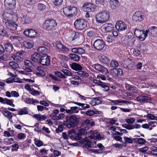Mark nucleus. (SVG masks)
Wrapping results in <instances>:
<instances>
[{
    "label": "nucleus",
    "mask_w": 157,
    "mask_h": 157,
    "mask_svg": "<svg viewBox=\"0 0 157 157\" xmlns=\"http://www.w3.org/2000/svg\"><path fill=\"white\" fill-rule=\"evenodd\" d=\"M66 120L63 121V125H59L56 130L57 133L62 132L63 131V126L68 128H74L79 124L80 119L79 117L75 115L67 116L65 117Z\"/></svg>",
    "instance_id": "nucleus-1"
},
{
    "label": "nucleus",
    "mask_w": 157,
    "mask_h": 157,
    "mask_svg": "<svg viewBox=\"0 0 157 157\" xmlns=\"http://www.w3.org/2000/svg\"><path fill=\"white\" fill-rule=\"evenodd\" d=\"M109 13L107 10L102 11L95 15L97 23L102 24L106 22L109 18Z\"/></svg>",
    "instance_id": "nucleus-2"
},
{
    "label": "nucleus",
    "mask_w": 157,
    "mask_h": 157,
    "mask_svg": "<svg viewBox=\"0 0 157 157\" xmlns=\"http://www.w3.org/2000/svg\"><path fill=\"white\" fill-rule=\"evenodd\" d=\"M57 24L56 21L52 19L46 20L43 24V28L44 29L50 33L55 29Z\"/></svg>",
    "instance_id": "nucleus-3"
},
{
    "label": "nucleus",
    "mask_w": 157,
    "mask_h": 157,
    "mask_svg": "<svg viewBox=\"0 0 157 157\" xmlns=\"http://www.w3.org/2000/svg\"><path fill=\"white\" fill-rule=\"evenodd\" d=\"M64 14L68 17H72L75 16L77 13V8L75 6H70L63 8Z\"/></svg>",
    "instance_id": "nucleus-4"
},
{
    "label": "nucleus",
    "mask_w": 157,
    "mask_h": 157,
    "mask_svg": "<svg viewBox=\"0 0 157 157\" xmlns=\"http://www.w3.org/2000/svg\"><path fill=\"white\" fill-rule=\"evenodd\" d=\"M3 15L4 19L9 22H11L12 21L15 22L18 18L17 14L13 12L10 13L5 12Z\"/></svg>",
    "instance_id": "nucleus-5"
},
{
    "label": "nucleus",
    "mask_w": 157,
    "mask_h": 157,
    "mask_svg": "<svg viewBox=\"0 0 157 157\" xmlns=\"http://www.w3.org/2000/svg\"><path fill=\"white\" fill-rule=\"evenodd\" d=\"M75 28L79 30H82L87 27L86 22L82 19H77L74 23Z\"/></svg>",
    "instance_id": "nucleus-6"
},
{
    "label": "nucleus",
    "mask_w": 157,
    "mask_h": 157,
    "mask_svg": "<svg viewBox=\"0 0 157 157\" xmlns=\"http://www.w3.org/2000/svg\"><path fill=\"white\" fill-rule=\"evenodd\" d=\"M122 39L124 44L127 46L130 47L134 45L135 41V37L133 36L127 35L122 38Z\"/></svg>",
    "instance_id": "nucleus-7"
},
{
    "label": "nucleus",
    "mask_w": 157,
    "mask_h": 157,
    "mask_svg": "<svg viewBox=\"0 0 157 157\" xmlns=\"http://www.w3.org/2000/svg\"><path fill=\"white\" fill-rule=\"evenodd\" d=\"M134 34L141 41L144 40L147 36L146 30L145 31H143L138 29H136L135 30Z\"/></svg>",
    "instance_id": "nucleus-8"
},
{
    "label": "nucleus",
    "mask_w": 157,
    "mask_h": 157,
    "mask_svg": "<svg viewBox=\"0 0 157 157\" xmlns=\"http://www.w3.org/2000/svg\"><path fill=\"white\" fill-rule=\"evenodd\" d=\"M105 45V42L101 39L97 40L94 41L93 44L94 48L99 51L102 50L104 48Z\"/></svg>",
    "instance_id": "nucleus-9"
},
{
    "label": "nucleus",
    "mask_w": 157,
    "mask_h": 157,
    "mask_svg": "<svg viewBox=\"0 0 157 157\" xmlns=\"http://www.w3.org/2000/svg\"><path fill=\"white\" fill-rule=\"evenodd\" d=\"M144 18V16L142 12L140 11L136 12L133 15L132 20L136 22H141Z\"/></svg>",
    "instance_id": "nucleus-10"
},
{
    "label": "nucleus",
    "mask_w": 157,
    "mask_h": 157,
    "mask_svg": "<svg viewBox=\"0 0 157 157\" xmlns=\"http://www.w3.org/2000/svg\"><path fill=\"white\" fill-rule=\"evenodd\" d=\"M115 26L119 32L124 31L127 29V27L126 24L121 21H117Z\"/></svg>",
    "instance_id": "nucleus-11"
},
{
    "label": "nucleus",
    "mask_w": 157,
    "mask_h": 157,
    "mask_svg": "<svg viewBox=\"0 0 157 157\" xmlns=\"http://www.w3.org/2000/svg\"><path fill=\"white\" fill-rule=\"evenodd\" d=\"M92 67L96 70L103 74H106L108 73L107 68L100 64L98 63L94 64L93 65Z\"/></svg>",
    "instance_id": "nucleus-12"
},
{
    "label": "nucleus",
    "mask_w": 157,
    "mask_h": 157,
    "mask_svg": "<svg viewBox=\"0 0 157 157\" xmlns=\"http://www.w3.org/2000/svg\"><path fill=\"white\" fill-rule=\"evenodd\" d=\"M96 6L90 3H87L82 6L83 10L86 12H94L95 11Z\"/></svg>",
    "instance_id": "nucleus-13"
},
{
    "label": "nucleus",
    "mask_w": 157,
    "mask_h": 157,
    "mask_svg": "<svg viewBox=\"0 0 157 157\" xmlns=\"http://www.w3.org/2000/svg\"><path fill=\"white\" fill-rule=\"evenodd\" d=\"M147 35L153 37H157V27L153 26L146 30Z\"/></svg>",
    "instance_id": "nucleus-14"
},
{
    "label": "nucleus",
    "mask_w": 157,
    "mask_h": 157,
    "mask_svg": "<svg viewBox=\"0 0 157 157\" xmlns=\"http://www.w3.org/2000/svg\"><path fill=\"white\" fill-rule=\"evenodd\" d=\"M16 3V0H5L4 4L5 6L10 9L15 8Z\"/></svg>",
    "instance_id": "nucleus-15"
},
{
    "label": "nucleus",
    "mask_w": 157,
    "mask_h": 157,
    "mask_svg": "<svg viewBox=\"0 0 157 157\" xmlns=\"http://www.w3.org/2000/svg\"><path fill=\"white\" fill-rule=\"evenodd\" d=\"M50 63V59L48 56L44 55L41 56L40 62L39 63L43 65L48 66Z\"/></svg>",
    "instance_id": "nucleus-16"
},
{
    "label": "nucleus",
    "mask_w": 157,
    "mask_h": 157,
    "mask_svg": "<svg viewBox=\"0 0 157 157\" xmlns=\"http://www.w3.org/2000/svg\"><path fill=\"white\" fill-rule=\"evenodd\" d=\"M71 51L74 53L81 55L82 57H85L82 55L85 54L86 52L85 50L82 48L78 47L74 48L71 49Z\"/></svg>",
    "instance_id": "nucleus-17"
},
{
    "label": "nucleus",
    "mask_w": 157,
    "mask_h": 157,
    "mask_svg": "<svg viewBox=\"0 0 157 157\" xmlns=\"http://www.w3.org/2000/svg\"><path fill=\"white\" fill-rule=\"evenodd\" d=\"M24 33L26 36L31 38L36 37L37 34L36 31L33 29H29L27 30H25L24 31Z\"/></svg>",
    "instance_id": "nucleus-18"
},
{
    "label": "nucleus",
    "mask_w": 157,
    "mask_h": 157,
    "mask_svg": "<svg viewBox=\"0 0 157 157\" xmlns=\"http://www.w3.org/2000/svg\"><path fill=\"white\" fill-rule=\"evenodd\" d=\"M81 145L84 148L92 147V143L89 140L87 137L81 140L80 141Z\"/></svg>",
    "instance_id": "nucleus-19"
},
{
    "label": "nucleus",
    "mask_w": 157,
    "mask_h": 157,
    "mask_svg": "<svg viewBox=\"0 0 157 157\" xmlns=\"http://www.w3.org/2000/svg\"><path fill=\"white\" fill-rule=\"evenodd\" d=\"M56 47L60 51L64 53H67L69 51V49L68 48L63 46L59 41H56Z\"/></svg>",
    "instance_id": "nucleus-20"
},
{
    "label": "nucleus",
    "mask_w": 157,
    "mask_h": 157,
    "mask_svg": "<svg viewBox=\"0 0 157 157\" xmlns=\"http://www.w3.org/2000/svg\"><path fill=\"white\" fill-rule=\"evenodd\" d=\"M111 105H122V103L126 104L127 105L128 104H130L131 101H128L124 100H121L120 99L117 100H110Z\"/></svg>",
    "instance_id": "nucleus-21"
},
{
    "label": "nucleus",
    "mask_w": 157,
    "mask_h": 157,
    "mask_svg": "<svg viewBox=\"0 0 157 157\" xmlns=\"http://www.w3.org/2000/svg\"><path fill=\"white\" fill-rule=\"evenodd\" d=\"M110 73L114 76H121L123 75L122 70L121 68H114L112 69Z\"/></svg>",
    "instance_id": "nucleus-22"
},
{
    "label": "nucleus",
    "mask_w": 157,
    "mask_h": 157,
    "mask_svg": "<svg viewBox=\"0 0 157 157\" xmlns=\"http://www.w3.org/2000/svg\"><path fill=\"white\" fill-rule=\"evenodd\" d=\"M4 26L10 30L15 31L16 30L17 25L14 23L6 22L5 23Z\"/></svg>",
    "instance_id": "nucleus-23"
},
{
    "label": "nucleus",
    "mask_w": 157,
    "mask_h": 157,
    "mask_svg": "<svg viewBox=\"0 0 157 157\" xmlns=\"http://www.w3.org/2000/svg\"><path fill=\"white\" fill-rule=\"evenodd\" d=\"M41 57V56L39 53L35 52L32 55L31 60L34 62L39 63L40 62Z\"/></svg>",
    "instance_id": "nucleus-24"
},
{
    "label": "nucleus",
    "mask_w": 157,
    "mask_h": 157,
    "mask_svg": "<svg viewBox=\"0 0 157 157\" xmlns=\"http://www.w3.org/2000/svg\"><path fill=\"white\" fill-rule=\"evenodd\" d=\"M119 5V2L118 0H110L109 1V6L112 10L116 9Z\"/></svg>",
    "instance_id": "nucleus-25"
},
{
    "label": "nucleus",
    "mask_w": 157,
    "mask_h": 157,
    "mask_svg": "<svg viewBox=\"0 0 157 157\" xmlns=\"http://www.w3.org/2000/svg\"><path fill=\"white\" fill-rule=\"evenodd\" d=\"M36 69L37 71L36 72V74L39 76H42L45 75V73L44 71V67L43 66H40L38 67Z\"/></svg>",
    "instance_id": "nucleus-26"
},
{
    "label": "nucleus",
    "mask_w": 157,
    "mask_h": 157,
    "mask_svg": "<svg viewBox=\"0 0 157 157\" xmlns=\"http://www.w3.org/2000/svg\"><path fill=\"white\" fill-rule=\"evenodd\" d=\"M103 28L104 29L106 32H110L113 30L114 26L112 24L106 23L103 26Z\"/></svg>",
    "instance_id": "nucleus-27"
},
{
    "label": "nucleus",
    "mask_w": 157,
    "mask_h": 157,
    "mask_svg": "<svg viewBox=\"0 0 157 157\" xmlns=\"http://www.w3.org/2000/svg\"><path fill=\"white\" fill-rule=\"evenodd\" d=\"M130 62V59H126L120 61V64L121 67H124L126 69H127L128 64H129V62Z\"/></svg>",
    "instance_id": "nucleus-28"
},
{
    "label": "nucleus",
    "mask_w": 157,
    "mask_h": 157,
    "mask_svg": "<svg viewBox=\"0 0 157 157\" xmlns=\"http://www.w3.org/2000/svg\"><path fill=\"white\" fill-rule=\"evenodd\" d=\"M79 34L78 33L72 31L70 33V36L69 37L70 41H73L79 38Z\"/></svg>",
    "instance_id": "nucleus-29"
},
{
    "label": "nucleus",
    "mask_w": 157,
    "mask_h": 157,
    "mask_svg": "<svg viewBox=\"0 0 157 157\" xmlns=\"http://www.w3.org/2000/svg\"><path fill=\"white\" fill-rule=\"evenodd\" d=\"M69 57L71 60L75 62L78 61L80 59L79 56L74 53L70 54Z\"/></svg>",
    "instance_id": "nucleus-30"
},
{
    "label": "nucleus",
    "mask_w": 157,
    "mask_h": 157,
    "mask_svg": "<svg viewBox=\"0 0 157 157\" xmlns=\"http://www.w3.org/2000/svg\"><path fill=\"white\" fill-rule=\"evenodd\" d=\"M100 61L102 63L108 64L109 63L110 61L108 57L102 55L99 56Z\"/></svg>",
    "instance_id": "nucleus-31"
},
{
    "label": "nucleus",
    "mask_w": 157,
    "mask_h": 157,
    "mask_svg": "<svg viewBox=\"0 0 157 157\" xmlns=\"http://www.w3.org/2000/svg\"><path fill=\"white\" fill-rule=\"evenodd\" d=\"M70 65L71 68L75 71L81 70L82 68L81 65L75 63H73L71 64H70Z\"/></svg>",
    "instance_id": "nucleus-32"
},
{
    "label": "nucleus",
    "mask_w": 157,
    "mask_h": 157,
    "mask_svg": "<svg viewBox=\"0 0 157 157\" xmlns=\"http://www.w3.org/2000/svg\"><path fill=\"white\" fill-rule=\"evenodd\" d=\"M89 129V127L85 126L84 128L79 130L78 132L77 133V135L81 136L84 135L87 133L86 130Z\"/></svg>",
    "instance_id": "nucleus-33"
},
{
    "label": "nucleus",
    "mask_w": 157,
    "mask_h": 157,
    "mask_svg": "<svg viewBox=\"0 0 157 157\" xmlns=\"http://www.w3.org/2000/svg\"><path fill=\"white\" fill-rule=\"evenodd\" d=\"M23 46L25 48L30 49L32 48L33 45V43L31 40H27L23 42Z\"/></svg>",
    "instance_id": "nucleus-34"
},
{
    "label": "nucleus",
    "mask_w": 157,
    "mask_h": 157,
    "mask_svg": "<svg viewBox=\"0 0 157 157\" xmlns=\"http://www.w3.org/2000/svg\"><path fill=\"white\" fill-rule=\"evenodd\" d=\"M48 51V49L44 47L41 46L37 49L38 52L44 55V56L47 55Z\"/></svg>",
    "instance_id": "nucleus-35"
},
{
    "label": "nucleus",
    "mask_w": 157,
    "mask_h": 157,
    "mask_svg": "<svg viewBox=\"0 0 157 157\" xmlns=\"http://www.w3.org/2000/svg\"><path fill=\"white\" fill-rule=\"evenodd\" d=\"M21 17L22 20L24 22L25 24H29L31 22L30 18L28 14L26 15H21Z\"/></svg>",
    "instance_id": "nucleus-36"
},
{
    "label": "nucleus",
    "mask_w": 157,
    "mask_h": 157,
    "mask_svg": "<svg viewBox=\"0 0 157 157\" xmlns=\"http://www.w3.org/2000/svg\"><path fill=\"white\" fill-rule=\"evenodd\" d=\"M125 87L126 89L133 93H136L137 92L136 87L127 84L125 85Z\"/></svg>",
    "instance_id": "nucleus-37"
},
{
    "label": "nucleus",
    "mask_w": 157,
    "mask_h": 157,
    "mask_svg": "<svg viewBox=\"0 0 157 157\" xmlns=\"http://www.w3.org/2000/svg\"><path fill=\"white\" fill-rule=\"evenodd\" d=\"M5 47L6 51L8 53H10L13 51V46L10 43H6L5 45Z\"/></svg>",
    "instance_id": "nucleus-38"
},
{
    "label": "nucleus",
    "mask_w": 157,
    "mask_h": 157,
    "mask_svg": "<svg viewBox=\"0 0 157 157\" xmlns=\"http://www.w3.org/2000/svg\"><path fill=\"white\" fill-rule=\"evenodd\" d=\"M29 109L26 107L20 109L18 113V114L20 115L24 114H27L29 113Z\"/></svg>",
    "instance_id": "nucleus-39"
},
{
    "label": "nucleus",
    "mask_w": 157,
    "mask_h": 157,
    "mask_svg": "<svg viewBox=\"0 0 157 157\" xmlns=\"http://www.w3.org/2000/svg\"><path fill=\"white\" fill-rule=\"evenodd\" d=\"M3 114L4 116L7 118L10 121H12V113L10 111L5 110L3 112Z\"/></svg>",
    "instance_id": "nucleus-40"
},
{
    "label": "nucleus",
    "mask_w": 157,
    "mask_h": 157,
    "mask_svg": "<svg viewBox=\"0 0 157 157\" xmlns=\"http://www.w3.org/2000/svg\"><path fill=\"white\" fill-rule=\"evenodd\" d=\"M23 80L24 79H22L19 78L16 79L12 78L10 79H7L6 82L7 83H12L13 82L21 83L23 82Z\"/></svg>",
    "instance_id": "nucleus-41"
},
{
    "label": "nucleus",
    "mask_w": 157,
    "mask_h": 157,
    "mask_svg": "<svg viewBox=\"0 0 157 157\" xmlns=\"http://www.w3.org/2000/svg\"><path fill=\"white\" fill-rule=\"evenodd\" d=\"M90 137L91 139H99L100 138V136L99 133L97 131H94L93 132V131H92Z\"/></svg>",
    "instance_id": "nucleus-42"
},
{
    "label": "nucleus",
    "mask_w": 157,
    "mask_h": 157,
    "mask_svg": "<svg viewBox=\"0 0 157 157\" xmlns=\"http://www.w3.org/2000/svg\"><path fill=\"white\" fill-rule=\"evenodd\" d=\"M25 102L26 103L29 104H33L35 103L39 102L38 100L30 98H27L25 101Z\"/></svg>",
    "instance_id": "nucleus-43"
},
{
    "label": "nucleus",
    "mask_w": 157,
    "mask_h": 157,
    "mask_svg": "<svg viewBox=\"0 0 157 157\" xmlns=\"http://www.w3.org/2000/svg\"><path fill=\"white\" fill-rule=\"evenodd\" d=\"M33 117L37 120L40 121L45 120L47 118L45 116L41 115L38 114H35L33 116Z\"/></svg>",
    "instance_id": "nucleus-44"
},
{
    "label": "nucleus",
    "mask_w": 157,
    "mask_h": 157,
    "mask_svg": "<svg viewBox=\"0 0 157 157\" xmlns=\"http://www.w3.org/2000/svg\"><path fill=\"white\" fill-rule=\"evenodd\" d=\"M133 141L134 142H137L138 144H144L146 142L145 140L142 138H133Z\"/></svg>",
    "instance_id": "nucleus-45"
},
{
    "label": "nucleus",
    "mask_w": 157,
    "mask_h": 157,
    "mask_svg": "<svg viewBox=\"0 0 157 157\" xmlns=\"http://www.w3.org/2000/svg\"><path fill=\"white\" fill-rule=\"evenodd\" d=\"M9 65L11 68L13 69L16 70L19 68L18 64L14 62H10L9 63Z\"/></svg>",
    "instance_id": "nucleus-46"
},
{
    "label": "nucleus",
    "mask_w": 157,
    "mask_h": 157,
    "mask_svg": "<svg viewBox=\"0 0 157 157\" xmlns=\"http://www.w3.org/2000/svg\"><path fill=\"white\" fill-rule=\"evenodd\" d=\"M73 103L79 106H81L83 109L89 108L90 107V106L88 104H86L77 102H73Z\"/></svg>",
    "instance_id": "nucleus-47"
},
{
    "label": "nucleus",
    "mask_w": 157,
    "mask_h": 157,
    "mask_svg": "<svg viewBox=\"0 0 157 157\" xmlns=\"http://www.w3.org/2000/svg\"><path fill=\"white\" fill-rule=\"evenodd\" d=\"M13 58L15 61L17 62H20L23 60V58L18 56L17 54H16V55L13 56Z\"/></svg>",
    "instance_id": "nucleus-48"
},
{
    "label": "nucleus",
    "mask_w": 157,
    "mask_h": 157,
    "mask_svg": "<svg viewBox=\"0 0 157 157\" xmlns=\"http://www.w3.org/2000/svg\"><path fill=\"white\" fill-rule=\"evenodd\" d=\"M77 74L78 75H81L82 77H83L86 78L88 77L89 75V74L86 72L82 71L81 70L78 72Z\"/></svg>",
    "instance_id": "nucleus-49"
},
{
    "label": "nucleus",
    "mask_w": 157,
    "mask_h": 157,
    "mask_svg": "<svg viewBox=\"0 0 157 157\" xmlns=\"http://www.w3.org/2000/svg\"><path fill=\"white\" fill-rule=\"evenodd\" d=\"M5 104L10 105L12 107H14L15 105L13 103L14 100L13 99H8L6 98L5 99Z\"/></svg>",
    "instance_id": "nucleus-50"
},
{
    "label": "nucleus",
    "mask_w": 157,
    "mask_h": 157,
    "mask_svg": "<svg viewBox=\"0 0 157 157\" xmlns=\"http://www.w3.org/2000/svg\"><path fill=\"white\" fill-rule=\"evenodd\" d=\"M114 36L111 35H108L105 40L108 43H112L114 40Z\"/></svg>",
    "instance_id": "nucleus-51"
},
{
    "label": "nucleus",
    "mask_w": 157,
    "mask_h": 157,
    "mask_svg": "<svg viewBox=\"0 0 157 157\" xmlns=\"http://www.w3.org/2000/svg\"><path fill=\"white\" fill-rule=\"evenodd\" d=\"M92 99V102L94 103V104L98 105L101 104L102 102L99 99L98 97L93 98Z\"/></svg>",
    "instance_id": "nucleus-52"
},
{
    "label": "nucleus",
    "mask_w": 157,
    "mask_h": 157,
    "mask_svg": "<svg viewBox=\"0 0 157 157\" xmlns=\"http://www.w3.org/2000/svg\"><path fill=\"white\" fill-rule=\"evenodd\" d=\"M110 65L111 67H116L119 66V64L117 61L115 60H113L111 62Z\"/></svg>",
    "instance_id": "nucleus-53"
},
{
    "label": "nucleus",
    "mask_w": 157,
    "mask_h": 157,
    "mask_svg": "<svg viewBox=\"0 0 157 157\" xmlns=\"http://www.w3.org/2000/svg\"><path fill=\"white\" fill-rule=\"evenodd\" d=\"M35 144L38 147H40L43 144V142L41 140H38L37 139L34 140Z\"/></svg>",
    "instance_id": "nucleus-54"
},
{
    "label": "nucleus",
    "mask_w": 157,
    "mask_h": 157,
    "mask_svg": "<svg viewBox=\"0 0 157 157\" xmlns=\"http://www.w3.org/2000/svg\"><path fill=\"white\" fill-rule=\"evenodd\" d=\"M122 127L128 130L133 129L132 124H124L122 125Z\"/></svg>",
    "instance_id": "nucleus-55"
},
{
    "label": "nucleus",
    "mask_w": 157,
    "mask_h": 157,
    "mask_svg": "<svg viewBox=\"0 0 157 157\" xmlns=\"http://www.w3.org/2000/svg\"><path fill=\"white\" fill-rule=\"evenodd\" d=\"M61 71L67 76H71L72 75V73L67 70L62 69Z\"/></svg>",
    "instance_id": "nucleus-56"
},
{
    "label": "nucleus",
    "mask_w": 157,
    "mask_h": 157,
    "mask_svg": "<svg viewBox=\"0 0 157 157\" xmlns=\"http://www.w3.org/2000/svg\"><path fill=\"white\" fill-rule=\"evenodd\" d=\"M135 121L134 118H130L125 119V121L128 124H131L133 123Z\"/></svg>",
    "instance_id": "nucleus-57"
},
{
    "label": "nucleus",
    "mask_w": 157,
    "mask_h": 157,
    "mask_svg": "<svg viewBox=\"0 0 157 157\" xmlns=\"http://www.w3.org/2000/svg\"><path fill=\"white\" fill-rule=\"evenodd\" d=\"M99 85L104 88V90L105 91H107L109 90V87L106 85L103 84L102 82H100V84Z\"/></svg>",
    "instance_id": "nucleus-58"
},
{
    "label": "nucleus",
    "mask_w": 157,
    "mask_h": 157,
    "mask_svg": "<svg viewBox=\"0 0 157 157\" xmlns=\"http://www.w3.org/2000/svg\"><path fill=\"white\" fill-rule=\"evenodd\" d=\"M37 7L38 10L40 11L44 10L46 8L45 6L42 3H39Z\"/></svg>",
    "instance_id": "nucleus-59"
},
{
    "label": "nucleus",
    "mask_w": 157,
    "mask_h": 157,
    "mask_svg": "<svg viewBox=\"0 0 157 157\" xmlns=\"http://www.w3.org/2000/svg\"><path fill=\"white\" fill-rule=\"evenodd\" d=\"M23 69L24 70H25L28 73L31 72L33 71L32 66H25L23 67Z\"/></svg>",
    "instance_id": "nucleus-60"
},
{
    "label": "nucleus",
    "mask_w": 157,
    "mask_h": 157,
    "mask_svg": "<svg viewBox=\"0 0 157 157\" xmlns=\"http://www.w3.org/2000/svg\"><path fill=\"white\" fill-rule=\"evenodd\" d=\"M7 33L6 30L3 29L2 26L0 27V35L5 36Z\"/></svg>",
    "instance_id": "nucleus-61"
},
{
    "label": "nucleus",
    "mask_w": 157,
    "mask_h": 157,
    "mask_svg": "<svg viewBox=\"0 0 157 157\" xmlns=\"http://www.w3.org/2000/svg\"><path fill=\"white\" fill-rule=\"evenodd\" d=\"M55 74L57 76L60 78H65L66 77L61 72L59 71H56L55 72Z\"/></svg>",
    "instance_id": "nucleus-62"
},
{
    "label": "nucleus",
    "mask_w": 157,
    "mask_h": 157,
    "mask_svg": "<svg viewBox=\"0 0 157 157\" xmlns=\"http://www.w3.org/2000/svg\"><path fill=\"white\" fill-rule=\"evenodd\" d=\"M63 0H53V3L56 6L60 5L62 2Z\"/></svg>",
    "instance_id": "nucleus-63"
},
{
    "label": "nucleus",
    "mask_w": 157,
    "mask_h": 157,
    "mask_svg": "<svg viewBox=\"0 0 157 157\" xmlns=\"http://www.w3.org/2000/svg\"><path fill=\"white\" fill-rule=\"evenodd\" d=\"M30 93L32 95H38L40 94L39 91L35 90L33 89L32 88V90L30 91Z\"/></svg>",
    "instance_id": "nucleus-64"
}]
</instances>
